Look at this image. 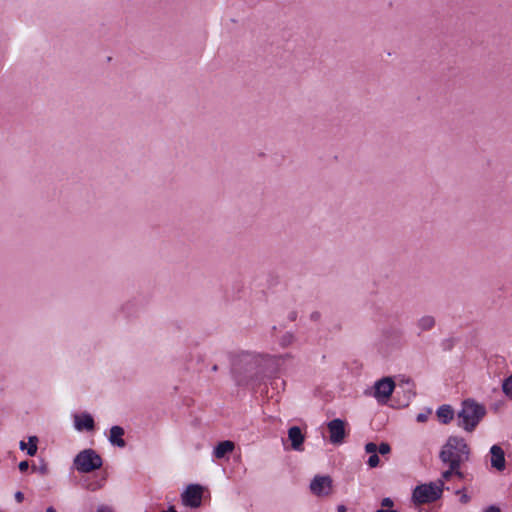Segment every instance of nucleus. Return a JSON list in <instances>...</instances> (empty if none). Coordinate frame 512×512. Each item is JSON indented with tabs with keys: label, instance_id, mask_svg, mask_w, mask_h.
Returning <instances> with one entry per match:
<instances>
[{
	"label": "nucleus",
	"instance_id": "1",
	"mask_svg": "<svg viewBox=\"0 0 512 512\" xmlns=\"http://www.w3.org/2000/svg\"><path fill=\"white\" fill-rule=\"evenodd\" d=\"M470 449L462 437L450 436L443 445L439 457L441 461L452 468L460 467L468 461Z\"/></svg>",
	"mask_w": 512,
	"mask_h": 512
},
{
	"label": "nucleus",
	"instance_id": "2",
	"mask_svg": "<svg viewBox=\"0 0 512 512\" xmlns=\"http://www.w3.org/2000/svg\"><path fill=\"white\" fill-rule=\"evenodd\" d=\"M485 415L486 408L484 405L473 399H466L462 402L461 409L457 412L458 426L467 432H472Z\"/></svg>",
	"mask_w": 512,
	"mask_h": 512
},
{
	"label": "nucleus",
	"instance_id": "3",
	"mask_svg": "<svg viewBox=\"0 0 512 512\" xmlns=\"http://www.w3.org/2000/svg\"><path fill=\"white\" fill-rule=\"evenodd\" d=\"M443 491V480H438L436 483L422 484L417 486L412 498L415 503L424 504L436 501L441 497Z\"/></svg>",
	"mask_w": 512,
	"mask_h": 512
},
{
	"label": "nucleus",
	"instance_id": "4",
	"mask_svg": "<svg viewBox=\"0 0 512 512\" xmlns=\"http://www.w3.org/2000/svg\"><path fill=\"white\" fill-rule=\"evenodd\" d=\"M275 357L270 355L258 354L255 352L242 351L234 356L233 367L234 369L241 368L242 365L246 366L247 371H251L261 364L274 361Z\"/></svg>",
	"mask_w": 512,
	"mask_h": 512
},
{
	"label": "nucleus",
	"instance_id": "5",
	"mask_svg": "<svg viewBox=\"0 0 512 512\" xmlns=\"http://www.w3.org/2000/svg\"><path fill=\"white\" fill-rule=\"evenodd\" d=\"M74 466L79 472L90 473L102 466V458L92 449H85L74 458Z\"/></svg>",
	"mask_w": 512,
	"mask_h": 512
},
{
	"label": "nucleus",
	"instance_id": "6",
	"mask_svg": "<svg viewBox=\"0 0 512 512\" xmlns=\"http://www.w3.org/2000/svg\"><path fill=\"white\" fill-rule=\"evenodd\" d=\"M202 494V486L198 484H190L181 495L182 503L187 507H199L202 501Z\"/></svg>",
	"mask_w": 512,
	"mask_h": 512
},
{
	"label": "nucleus",
	"instance_id": "7",
	"mask_svg": "<svg viewBox=\"0 0 512 512\" xmlns=\"http://www.w3.org/2000/svg\"><path fill=\"white\" fill-rule=\"evenodd\" d=\"M394 387L395 383L391 378H383L377 381L374 385V397L379 402H386L391 396Z\"/></svg>",
	"mask_w": 512,
	"mask_h": 512
},
{
	"label": "nucleus",
	"instance_id": "8",
	"mask_svg": "<svg viewBox=\"0 0 512 512\" xmlns=\"http://www.w3.org/2000/svg\"><path fill=\"white\" fill-rule=\"evenodd\" d=\"M345 426L346 423L339 418L333 419L327 424V428L330 434V442L332 444L338 445L344 442L346 437Z\"/></svg>",
	"mask_w": 512,
	"mask_h": 512
},
{
	"label": "nucleus",
	"instance_id": "9",
	"mask_svg": "<svg viewBox=\"0 0 512 512\" xmlns=\"http://www.w3.org/2000/svg\"><path fill=\"white\" fill-rule=\"evenodd\" d=\"M311 492L317 496H328L332 491V479L329 476H315L310 483Z\"/></svg>",
	"mask_w": 512,
	"mask_h": 512
},
{
	"label": "nucleus",
	"instance_id": "10",
	"mask_svg": "<svg viewBox=\"0 0 512 512\" xmlns=\"http://www.w3.org/2000/svg\"><path fill=\"white\" fill-rule=\"evenodd\" d=\"M490 463L497 471H503L506 468L505 452L499 445H493L490 448Z\"/></svg>",
	"mask_w": 512,
	"mask_h": 512
},
{
	"label": "nucleus",
	"instance_id": "11",
	"mask_svg": "<svg viewBox=\"0 0 512 512\" xmlns=\"http://www.w3.org/2000/svg\"><path fill=\"white\" fill-rule=\"evenodd\" d=\"M74 428L77 431H91L94 429V419L89 413L75 414L73 416Z\"/></svg>",
	"mask_w": 512,
	"mask_h": 512
},
{
	"label": "nucleus",
	"instance_id": "12",
	"mask_svg": "<svg viewBox=\"0 0 512 512\" xmlns=\"http://www.w3.org/2000/svg\"><path fill=\"white\" fill-rule=\"evenodd\" d=\"M288 439L291 442V447L295 451L303 450V443L305 436L298 426H293L288 430Z\"/></svg>",
	"mask_w": 512,
	"mask_h": 512
},
{
	"label": "nucleus",
	"instance_id": "13",
	"mask_svg": "<svg viewBox=\"0 0 512 512\" xmlns=\"http://www.w3.org/2000/svg\"><path fill=\"white\" fill-rule=\"evenodd\" d=\"M125 434L124 429L121 426H112L109 434V441L112 445L123 448L126 445L123 436Z\"/></svg>",
	"mask_w": 512,
	"mask_h": 512
},
{
	"label": "nucleus",
	"instance_id": "14",
	"mask_svg": "<svg viewBox=\"0 0 512 512\" xmlns=\"http://www.w3.org/2000/svg\"><path fill=\"white\" fill-rule=\"evenodd\" d=\"M365 451L368 454H371L368 458L367 464L371 468H375L379 465L380 459L377 455V445L373 442H369L365 445Z\"/></svg>",
	"mask_w": 512,
	"mask_h": 512
},
{
	"label": "nucleus",
	"instance_id": "15",
	"mask_svg": "<svg viewBox=\"0 0 512 512\" xmlns=\"http://www.w3.org/2000/svg\"><path fill=\"white\" fill-rule=\"evenodd\" d=\"M234 449V443L232 441H223L220 442L213 451V454L216 458L221 459L227 453L232 452Z\"/></svg>",
	"mask_w": 512,
	"mask_h": 512
},
{
	"label": "nucleus",
	"instance_id": "16",
	"mask_svg": "<svg viewBox=\"0 0 512 512\" xmlns=\"http://www.w3.org/2000/svg\"><path fill=\"white\" fill-rule=\"evenodd\" d=\"M437 416L443 424H448L454 418V410L450 405H442L437 410Z\"/></svg>",
	"mask_w": 512,
	"mask_h": 512
},
{
	"label": "nucleus",
	"instance_id": "17",
	"mask_svg": "<svg viewBox=\"0 0 512 512\" xmlns=\"http://www.w3.org/2000/svg\"><path fill=\"white\" fill-rule=\"evenodd\" d=\"M435 318L431 315H424L421 318L417 320V328L419 329V332H425L429 331L434 328L435 326Z\"/></svg>",
	"mask_w": 512,
	"mask_h": 512
},
{
	"label": "nucleus",
	"instance_id": "18",
	"mask_svg": "<svg viewBox=\"0 0 512 512\" xmlns=\"http://www.w3.org/2000/svg\"><path fill=\"white\" fill-rule=\"evenodd\" d=\"M38 438L36 436H30L28 438V444L24 441H20L19 448L21 450H27L29 456H34L37 453Z\"/></svg>",
	"mask_w": 512,
	"mask_h": 512
},
{
	"label": "nucleus",
	"instance_id": "19",
	"mask_svg": "<svg viewBox=\"0 0 512 512\" xmlns=\"http://www.w3.org/2000/svg\"><path fill=\"white\" fill-rule=\"evenodd\" d=\"M453 475L457 476L460 479L464 477L463 473L460 471V467L452 468V466H449V469L442 473L440 480H443L444 484L445 481L449 480Z\"/></svg>",
	"mask_w": 512,
	"mask_h": 512
},
{
	"label": "nucleus",
	"instance_id": "20",
	"mask_svg": "<svg viewBox=\"0 0 512 512\" xmlns=\"http://www.w3.org/2000/svg\"><path fill=\"white\" fill-rule=\"evenodd\" d=\"M105 479L94 480V481H85L83 486L85 489L89 491H97L104 486Z\"/></svg>",
	"mask_w": 512,
	"mask_h": 512
},
{
	"label": "nucleus",
	"instance_id": "21",
	"mask_svg": "<svg viewBox=\"0 0 512 512\" xmlns=\"http://www.w3.org/2000/svg\"><path fill=\"white\" fill-rule=\"evenodd\" d=\"M502 390L508 398L512 399V375L503 381Z\"/></svg>",
	"mask_w": 512,
	"mask_h": 512
},
{
	"label": "nucleus",
	"instance_id": "22",
	"mask_svg": "<svg viewBox=\"0 0 512 512\" xmlns=\"http://www.w3.org/2000/svg\"><path fill=\"white\" fill-rule=\"evenodd\" d=\"M294 340V336L292 333H286L282 336L281 340H280V345L282 347H287L289 346Z\"/></svg>",
	"mask_w": 512,
	"mask_h": 512
},
{
	"label": "nucleus",
	"instance_id": "23",
	"mask_svg": "<svg viewBox=\"0 0 512 512\" xmlns=\"http://www.w3.org/2000/svg\"><path fill=\"white\" fill-rule=\"evenodd\" d=\"M391 451L390 445L388 443L382 442L379 446H377V452L381 455L389 454Z\"/></svg>",
	"mask_w": 512,
	"mask_h": 512
},
{
	"label": "nucleus",
	"instance_id": "24",
	"mask_svg": "<svg viewBox=\"0 0 512 512\" xmlns=\"http://www.w3.org/2000/svg\"><path fill=\"white\" fill-rule=\"evenodd\" d=\"M18 467L21 472H25L29 468V463L28 461H21Z\"/></svg>",
	"mask_w": 512,
	"mask_h": 512
},
{
	"label": "nucleus",
	"instance_id": "25",
	"mask_svg": "<svg viewBox=\"0 0 512 512\" xmlns=\"http://www.w3.org/2000/svg\"><path fill=\"white\" fill-rule=\"evenodd\" d=\"M381 505H382V507H392L393 501L390 498H384L381 501Z\"/></svg>",
	"mask_w": 512,
	"mask_h": 512
},
{
	"label": "nucleus",
	"instance_id": "26",
	"mask_svg": "<svg viewBox=\"0 0 512 512\" xmlns=\"http://www.w3.org/2000/svg\"><path fill=\"white\" fill-rule=\"evenodd\" d=\"M97 512H114V510L106 505H101L98 507Z\"/></svg>",
	"mask_w": 512,
	"mask_h": 512
},
{
	"label": "nucleus",
	"instance_id": "27",
	"mask_svg": "<svg viewBox=\"0 0 512 512\" xmlns=\"http://www.w3.org/2000/svg\"><path fill=\"white\" fill-rule=\"evenodd\" d=\"M427 419H428V414H426V413H419L417 415V421L418 422L423 423V422L427 421Z\"/></svg>",
	"mask_w": 512,
	"mask_h": 512
},
{
	"label": "nucleus",
	"instance_id": "28",
	"mask_svg": "<svg viewBox=\"0 0 512 512\" xmlns=\"http://www.w3.org/2000/svg\"><path fill=\"white\" fill-rule=\"evenodd\" d=\"M484 512H501L500 508L495 506V505H491L489 506L488 508H486L484 510Z\"/></svg>",
	"mask_w": 512,
	"mask_h": 512
},
{
	"label": "nucleus",
	"instance_id": "29",
	"mask_svg": "<svg viewBox=\"0 0 512 512\" xmlns=\"http://www.w3.org/2000/svg\"><path fill=\"white\" fill-rule=\"evenodd\" d=\"M15 499L18 503H21L24 499V494L20 491L15 493Z\"/></svg>",
	"mask_w": 512,
	"mask_h": 512
},
{
	"label": "nucleus",
	"instance_id": "30",
	"mask_svg": "<svg viewBox=\"0 0 512 512\" xmlns=\"http://www.w3.org/2000/svg\"><path fill=\"white\" fill-rule=\"evenodd\" d=\"M337 510H338V512H347L344 505H339Z\"/></svg>",
	"mask_w": 512,
	"mask_h": 512
},
{
	"label": "nucleus",
	"instance_id": "31",
	"mask_svg": "<svg viewBox=\"0 0 512 512\" xmlns=\"http://www.w3.org/2000/svg\"><path fill=\"white\" fill-rule=\"evenodd\" d=\"M462 502H468L469 501V497L467 495H463L462 498H461Z\"/></svg>",
	"mask_w": 512,
	"mask_h": 512
},
{
	"label": "nucleus",
	"instance_id": "32",
	"mask_svg": "<svg viewBox=\"0 0 512 512\" xmlns=\"http://www.w3.org/2000/svg\"><path fill=\"white\" fill-rule=\"evenodd\" d=\"M46 512H56V510L53 507H48Z\"/></svg>",
	"mask_w": 512,
	"mask_h": 512
},
{
	"label": "nucleus",
	"instance_id": "33",
	"mask_svg": "<svg viewBox=\"0 0 512 512\" xmlns=\"http://www.w3.org/2000/svg\"><path fill=\"white\" fill-rule=\"evenodd\" d=\"M169 512H177V511L174 509V507H170Z\"/></svg>",
	"mask_w": 512,
	"mask_h": 512
},
{
	"label": "nucleus",
	"instance_id": "34",
	"mask_svg": "<svg viewBox=\"0 0 512 512\" xmlns=\"http://www.w3.org/2000/svg\"><path fill=\"white\" fill-rule=\"evenodd\" d=\"M212 369H213V371H216L217 370V366L214 365Z\"/></svg>",
	"mask_w": 512,
	"mask_h": 512
},
{
	"label": "nucleus",
	"instance_id": "35",
	"mask_svg": "<svg viewBox=\"0 0 512 512\" xmlns=\"http://www.w3.org/2000/svg\"><path fill=\"white\" fill-rule=\"evenodd\" d=\"M145 512H147V511H145Z\"/></svg>",
	"mask_w": 512,
	"mask_h": 512
}]
</instances>
